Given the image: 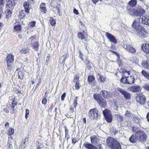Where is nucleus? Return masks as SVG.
<instances>
[{"label":"nucleus","instance_id":"obj_34","mask_svg":"<svg viewBox=\"0 0 149 149\" xmlns=\"http://www.w3.org/2000/svg\"><path fill=\"white\" fill-rule=\"evenodd\" d=\"M14 29L16 31H21L22 29L21 26L20 24L15 25L14 26Z\"/></svg>","mask_w":149,"mask_h":149},{"label":"nucleus","instance_id":"obj_48","mask_svg":"<svg viewBox=\"0 0 149 149\" xmlns=\"http://www.w3.org/2000/svg\"><path fill=\"white\" fill-rule=\"evenodd\" d=\"M114 129L115 128L114 127H112L110 129V134L112 135H113L114 134Z\"/></svg>","mask_w":149,"mask_h":149},{"label":"nucleus","instance_id":"obj_25","mask_svg":"<svg viewBox=\"0 0 149 149\" xmlns=\"http://www.w3.org/2000/svg\"><path fill=\"white\" fill-rule=\"evenodd\" d=\"M125 115L126 117H128L129 118H132L134 117V115H135L132 114L130 111L127 110L126 111Z\"/></svg>","mask_w":149,"mask_h":149},{"label":"nucleus","instance_id":"obj_54","mask_svg":"<svg viewBox=\"0 0 149 149\" xmlns=\"http://www.w3.org/2000/svg\"><path fill=\"white\" fill-rule=\"evenodd\" d=\"M79 84L78 82H76L75 85V87L77 89H79L80 88L79 86Z\"/></svg>","mask_w":149,"mask_h":149},{"label":"nucleus","instance_id":"obj_62","mask_svg":"<svg viewBox=\"0 0 149 149\" xmlns=\"http://www.w3.org/2000/svg\"><path fill=\"white\" fill-rule=\"evenodd\" d=\"M92 1L94 4H96L99 1H100L101 2L102 1V0H92Z\"/></svg>","mask_w":149,"mask_h":149},{"label":"nucleus","instance_id":"obj_7","mask_svg":"<svg viewBox=\"0 0 149 149\" xmlns=\"http://www.w3.org/2000/svg\"><path fill=\"white\" fill-rule=\"evenodd\" d=\"M134 80V78L132 76L126 78L125 75L123 76V75L120 80V81L122 83L130 84L134 83L135 81Z\"/></svg>","mask_w":149,"mask_h":149},{"label":"nucleus","instance_id":"obj_28","mask_svg":"<svg viewBox=\"0 0 149 149\" xmlns=\"http://www.w3.org/2000/svg\"><path fill=\"white\" fill-rule=\"evenodd\" d=\"M67 57L68 56L67 54L64 55L61 58V59H60V61L61 63L62 64L64 65V61Z\"/></svg>","mask_w":149,"mask_h":149},{"label":"nucleus","instance_id":"obj_21","mask_svg":"<svg viewBox=\"0 0 149 149\" xmlns=\"http://www.w3.org/2000/svg\"><path fill=\"white\" fill-rule=\"evenodd\" d=\"M13 102L12 104L11 109H10L11 113H14L16 112V110L15 109V107L17 105V102H15L14 100H13Z\"/></svg>","mask_w":149,"mask_h":149},{"label":"nucleus","instance_id":"obj_43","mask_svg":"<svg viewBox=\"0 0 149 149\" xmlns=\"http://www.w3.org/2000/svg\"><path fill=\"white\" fill-rule=\"evenodd\" d=\"M143 88L149 91V84H146L143 86Z\"/></svg>","mask_w":149,"mask_h":149},{"label":"nucleus","instance_id":"obj_50","mask_svg":"<svg viewBox=\"0 0 149 149\" xmlns=\"http://www.w3.org/2000/svg\"><path fill=\"white\" fill-rule=\"evenodd\" d=\"M35 39V37L33 36H32L29 38L28 40V41L29 42H31Z\"/></svg>","mask_w":149,"mask_h":149},{"label":"nucleus","instance_id":"obj_45","mask_svg":"<svg viewBox=\"0 0 149 149\" xmlns=\"http://www.w3.org/2000/svg\"><path fill=\"white\" fill-rule=\"evenodd\" d=\"M39 44L37 42L35 43L33 46V48L35 49V50H37L38 48V45Z\"/></svg>","mask_w":149,"mask_h":149},{"label":"nucleus","instance_id":"obj_15","mask_svg":"<svg viewBox=\"0 0 149 149\" xmlns=\"http://www.w3.org/2000/svg\"><path fill=\"white\" fill-rule=\"evenodd\" d=\"M83 146L87 149H97V147L88 142H85L83 144Z\"/></svg>","mask_w":149,"mask_h":149},{"label":"nucleus","instance_id":"obj_60","mask_svg":"<svg viewBox=\"0 0 149 149\" xmlns=\"http://www.w3.org/2000/svg\"><path fill=\"white\" fill-rule=\"evenodd\" d=\"M51 58V56L50 55H49L47 56L46 58V64H47V62H48V61H49L50 58Z\"/></svg>","mask_w":149,"mask_h":149},{"label":"nucleus","instance_id":"obj_38","mask_svg":"<svg viewBox=\"0 0 149 149\" xmlns=\"http://www.w3.org/2000/svg\"><path fill=\"white\" fill-rule=\"evenodd\" d=\"M128 50L130 52L132 53H135L136 52V49L131 46H130Z\"/></svg>","mask_w":149,"mask_h":149},{"label":"nucleus","instance_id":"obj_40","mask_svg":"<svg viewBox=\"0 0 149 149\" xmlns=\"http://www.w3.org/2000/svg\"><path fill=\"white\" fill-rule=\"evenodd\" d=\"M36 146L37 148L38 149H40L42 147V146L41 144L37 142L36 143Z\"/></svg>","mask_w":149,"mask_h":149},{"label":"nucleus","instance_id":"obj_55","mask_svg":"<svg viewBox=\"0 0 149 149\" xmlns=\"http://www.w3.org/2000/svg\"><path fill=\"white\" fill-rule=\"evenodd\" d=\"M98 75L100 77V81H101L102 82L104 80V78L103 77H102V76H101L99 74H98Z\"/></svg>","mask_w":149,"mask_h":149},{"label":"nucleus","instance_id":"obj_49","mask_svg":"<svg viewBox=\"0 0 149 149\" xmlns=\"http://www.w3.org/2000/svg\"><path fill=\"white\" fill-rule=\"evenodd\" d=\"M119 58L120 57H118V58L117 57V62L118 64L119 65H122L121 60L120 59H119Z\"/></svg>","mask_w":149,"mask_h":149},{"label":"nucleus","instance_id":"obj_56","mask_svg":"<svg viewBox=\"0 0 149 149\" xmlns=\"http://www.w3.org/2000/svg\"><path fill=\"white\" fill-rule=\"evenodd\" d=\"M110 51L113 53L114 54H116L117 56V57H120L119 55L116 52L112 50H110Z\"/></svg>","mask_w":149,"mask_h":149},{"label":"nucleus","instance_id":"obj_5","mask_svg":"<svg viewBox=\"0 0 149 149\" xmlns=\"http://www.w3.org/2000/svg\"><path fill=\"white\" fill-rule=\"evenodd\" d=\"M88 116L89 118L97 120L100 118V114L97 109L94 108L90 110L88 113Z\"/></svg>","mask_w":149,"mask_h":149},{"label":"nucleus","instance_id":"obj_59","mask_svg":"<svg viewBox=\"0 0 149 149\" xmlns=\"http://www.w3.org/2000/svg\"><path fill=\"white\" fill-rule=\"evenodd\" d=\"M64 128L65 130V137H67V134H68V130L67 129V127L66 126H64Z\"/></svg>","mask_w":149,"mask_h":149},{"label":"nucleus","instance_id":"obj_64","mask_svg":"<svg viewBox=\"0 0 149 149\" xmlns=\"http://www.w3.org/2000/svg\"><path fill=\"white\" fill-rule=\"evenodd\" d=\"M146 118L147 119V120L149 122V112L146 115Z\"/></svg>","mask_w":149,"mask_h":149},{"label":"nucleus","instance_id":"obj_30","mask_svg":"<svg viewBox=\"0 0 149 149\" xmlns=\"http://www.w3.org/2000/svg\"><path fill=\"white\" fill-rule=\"evenodd\" d=\"M26 11L24 10H21L19 12V17L21 18H23L25 16V14Z\"/></svg>","mask_w":149,"mask_h":149},{"label":"nucleus","instance_id":"obj_2","mask_svg":"<svg viewBox=\"0 0 149 149\" xmlns=\"http://www.w3.org/2000/svg\"><path fill=\"white\" fill-rule=\"evenodd\" d=\"M137 3L136 0H131L128 3L127 6V11L131 15L136 17L138 13H136L137 8L136 7Z\"/></svg>","mask_w":149,"mask_h":149},{"label":"nucleus","instance_id":"obj_12","mask_svg":"<svg viewBox=\"0 0 149 149\" xmlns=\"http://www.w3.org/2000/svg\"><path fill=\"white\" fill-rule=\"evenodd\" d=\"M128 89L130 91L133 92H136L140 91L141 90V88L139 86L137 85L130 87Z\"/></svg>","mask_w":149,"mask_h":149},{"label":"nucleus","instance_id":"obj_18","mask_svg":"<svg viewBox=\"0 0 149 149\" xmlns=\"http://www.w3.org/2000/svg\"><path fill=\"white\" fill-rule=\"evenodd\" d=\"M133 132H134V131H133ZM134 132L135 134H133L129 139L130 141L132 143H135L138 141L137 136L136 135V131H134Z\"/></svg>","mask_w":149,"mask_h":149},{"label":"nucleus","instance_id":"obj_4","mask_svg":"<svg viewBox=\"0 0 149 149\" xmlns=\"http://www.w3.org/2000/svg\"><path fill=\"white\" fill-rule=\"evenodd\" d=\"M136 135L137 136L138 141H140L143 143L147 139V134L145 132L142 130L136 131Z\"/></svg>","mask_w":149,"mask_h":149},{"label":"nucleus","instance_id":"obj_9","mask_svg":"<svg viewBox=\"0 0 149 149\" xmlns=\"http://www.w3.org/2000/svg\"><path fill=\"white\" fill-rule=\"evenodd\" d=\"M117 90L123 95L125 99L128 100L130 98L131 95L130 93L120 88H118Z\"/></svg>","mask_w":149,"mask_h":149},{"label":"nucleus","instance_id":"obj_35","mask_svg":"<svg viewBox=\"0 0 149 149\" xmlns=\"http://www.w3.org/2000/svg\"><path fill=\"white\" fill-rule=\"evenodd\" d=\"M49 22L50 24L52 26H54L56 24L55 20L52 17L50 18Z\"/></svg>","mask_w":149,"mask_h":149},{"label":"nucleus","instance_id":"obj_1","mask_svg":"<svg viewBox=\"0 0 149 149\" xmlns=\"http://www.w3.org/2000/svg\"><path fill=\"white\" fill-rule=\"evenodd\" d=\"M132 26L138 37L143 38L147 37L146 30L144 27L139 24L137 20H134L132 24Z\"/></svg>","mask_w":149,"mask_h":149},{"label":"nucleus","instance_id":"obj_11","mask_svg":"<svg viewBox=\"0 0 149 149\" xmlns=\"http://www.w3.org/2000/svg\"><path fill=\"white\" fill-rule=\"evenodd\" d=\"M105 36L111 42H113L114 44H116L117 42L116 39L112 34L108 32H106L105 33Z\"/></svg>","mask_w":149,"mask_h":149},{"label":"nucleus","instance_id":"obj_19","mask_svg":"<svg viewBox=\"0 0 149 149\" xmlns=\"http://www.w3.org/2000/svg\"><path fill=\"white\" fill-rule=\"evenodd\" d=\"M91 143L94 145H97L98 139L95 136H92L90 137Z\"/></svg>","mask_w":149,"mask_h":149},{"label":"nucleus","instance_id":"obj_31","mask_svg":"<svg viewBox=\"0 0 149 149\" xmlns=\"http://www.w3.org/2000/svg\"><path fill=\"white\" fill-rule=\"evenodd\" d=\"M78 38L81 40H84L85 39L84 34L82 33H79L77 35Z\"/></svg>","mask_w":149,"mask_h":149},{"label":"nucleus","instance_id":"obj_61","mask_svg":"<svg viewBox=\"0 0 149 149\" xmlns=\"http://www.w3.org/2000/svg\"><path fill=\"white\" fill-rule=\"evenodd\" d=\"M77 140L75 138H73L72 139V142L73 144H74V143H76L77 142Z\"/></svg>","mask_w":149,"mask_h":149},{"label":"nucleus","instance_id":"obj_6","mask_svg":"<svg viewBox=\"0 0 149 149\" xmlns=\"http://www.w3.org/2000/svg\"><path fill=\"white\" fill-rule=\"evenodd\" d=\"M103 113L105 120L108 123L112 122L113 117L110 111L107 109H106L103 111Z\"/></svg>","mask_w":149,"mask_h":149},{"label":"nucleus","instance_id":"obj_20","mask_svg":"<svg viewBox=\"0 0 149 149\" xmlns=\"http://www.w3.org/2000/svg\"><path fill=\"white\" fill-rule=\"evenodd\" d=\"M6 6L9 8L14 7L15 5L14 4L13 1L12 0H6Z\"/></svg>","mask_w":149,"mask_h":149},{"label":"nucleus","instance_id":"obj_32","mask_svg":"<svg viewBox=\"0 0 149 149\" xmlns=\"http://www.w3.org/2000/svg\"><path fill=\"white\" fill-rule=\"evenodd\" d=\"M131 61L135 64H138L139 60L136 56L133 57L131 58Z\"/></svg>","mask_w":149,"mask_h":149},{"label":"nucleus","instance_id":"obj_10","mask_svg":"<svg viewBox=\"0 0 149 149\" xmlns=\"http://www.w3.org/2000/svg\"><path fill=\"white\" fill-rule=\"evenodd\" d=\"M101 93L104 99L109 100L112 98V95L109 91L102 90L101 91Z\"/></svg>","mask_w":149,"mask_h":149},{"label":"nucleus","instance_id":"obj_33","mask_svg":"<svg viewBox=\"0 0 149 149\" xmlns=\"http://www.w3.org/2000/svg\"><path fill=\"white\" fill-rule=\"evenodd\" d=\"M14 132V130L13 129L9 128L8 130V134L10 136L13 134Z\"/></svg>","mask_w":149,"mask_h":149},{"label":"nucleus","instance_id":"obj_57","mask_svg":"<svg viewBox=\"0 0 149 149\" xmlns=\"http://www.w3.org/2000/svg\"><path fill=\"white\" fill-rule=\"evenodd\" d=\"M29 140L28 138H26L24 140H22V142L26 143V142H27Z\"/></svg>","mask_w":149,"mask_h":149},{"label":"nucleus","instance_id":"obj_52","mask_svg":"<svg viewBox=\"0 0 149 149\" xmlns=\"http://www.w3.org/2000/svg\"><path fill=\"white\" fill-rule=\"evenodd\" d=\"M66 96V93H64L61 96V100L62 101H63L64 100L65 97Z\"/></svg>","mask_w":149,"mask_h":149},{"label":"nucleus","instance_id":"obj_27","mask_svg":"<svg viewBox=\"0 0 149 149\" xmlns=\"http://www.w3.org/2000/svg\"><path fill=\"white\" fill-rule=\"evenodd\" d=\"M104 100V99L103 98L102 100L100 101V102H98L100 105L101 107H104L106 105L107 103V102Z\"/></svg>","mask_w":149,"mask_h":149},{"label":"nucleus","instance_id":"obj_58","mask_svg":"<svg viewBox=\"0 0 149 149\" xmlns=\"http://www.w3.org/2000/svg\"><path fill=\"white\" fill-rule=\"evenodd\" d=\"M130 46L129 45H125L124 46V47L127 49L129 50V49L130 48Z\"/></svg>","mask_w":149,"mask_h":149},{"label":"nucleus","instance_id":"obj_44","mask_svg":"<svg viewBox=\"0 0 149 149\" xmlns=\"http://www.w3.org/2000/svg\"><path fill=\"white\" fill-rule=\"evenodd\" d=\"M36 22L35 21H32L29 22V25L30 26L33 27L36 24Z\"/></svg>","mask_w":149,"mask_h":149},{"label":"nucleus","instance_id":"obj_47","mask_svg":"<svg viewBox=\"0 0 149 149\" xmlns=\"http://www.w3.org/2000/svg\"><path fill=\"white\" fill-rule=\"evenodd\" d=\"M149 60H147L145 62H143L141 63L142 65H149Z\"/></svg>","mask_w":149,"mask_h":149},{"label":"nucleus","instance_id":"obj_63","mask_svg":"<svg viewBox=\"0 0 149 149\" xmlns=\"http://www.w3.org/2000/svg\"><path fill=\"white\" fill-rule=\"evenodd\" d=\"M8 147L7 149H13L12 145H8Z\"/></svg>","mask_w":149,"mask_h":149},{"label":"nucleus","instance_id":"obj_22","mask_svg":"<svg viewBox=\"0 0 149 149\" xmlns=\"http://www.w3.org/2000/svg\"><path fill=\"white\" fill-rule=\"evenodd\" d=\"M137 10L136 13H138V15H137V16H141L142 14H144L146 12L145 10L143 8H141V7L137 8Z\"/></svg>","mask_w":149,"mask_h":149},{"label":"nucleus","instance_id":"obj_53","mask_svg":"<svg viewBox=\"0 0 149 149\" xmlns=\"http://www.w3.org/2000/svg\"><path fill=\"white\" fill-rule=\"evenodd\" d=\"M73 13L76 15H78L79 13L78 10L75 8L73 9Z\"/></svg>","mask_w":149,"mask_h":149},{"label":"nucleus","instance_id":"obj_23","mask_svg":"<svg viewBox=\"0 0 149 149\" xmlns=\"http://www.w3.org/2000/svg\"><path fill=\"white\" fill-rule=\"evenodd\" d=\"M29 5L30 4L28 2H25L24 4V7L25 9V11L27 13H29Z\"/></svg>","mask_w":149,"mask_h":149},{"label":"nucleus","instance_id":"obj_16","mask_svg":"<svg viewBox=\"0 0 149 149\" xmlns=\"http://www.w3.org/2000/svg\"><path fill=\"white\" fill-rule=\"evenodd\" d=\"M93 97L94 99L97 101L98 103L100 102V101L103 99L102 96V95L99 93L94 94L93 95Z\"/></svg>","mask_w":149,"mask_h":149},{"label":"nucleus","instance_id":"obj_3","mask_svg":"<svg viewBox=\"0 0 149 149\" xmlns=\"http://www.w3.org/2000/svg\"><path fill=\"white\" fill-rule=\"evenodd\" d=\"M106 143L111 149H121V146L116 139L111 137H108L106 140Z\"/></svg>","mask_w":149,"mask_h":149},{"label":"nucleus","instance_id":"obj_17","mask_svg":"<svg viewBox=\"0 0 149 149\" xmlns=\"http://www.w3.org/2000/svg\"><path fill=\"white\" fill-rule=\"evenodd\" d=\"M141 48L143 51L146 54L149 53V44L148 43L143 44Z\"/></svg>","mask_w":149,"mask_h":149},{"label":"nucleus","instance_id":"obj_46","mask_svg":"<svg viewBox=\"0 0 149 149\" xmlns=\"http://www.w3.org/2000/svg\"><path fill=\"white\" fill-rule=\"evenodd\" d=\"M12 12L10 10H6V15L9 17V16L10 15V16H11V14H12Z\"/></svg>","mask_w":149,"mask_h":149},{"label":"nucleus","instance_id":"obj_26","mask_svg":"<svg viewBox=\"0 0 149 149\" xmlns=\"http://www.w3.org/2000/svg\"><path fill=\"white\" fill-rule=\"evenodd\" d=\"M141 73L149 81V72L143 70L141 71Z\"/></svg>","mask_w":149,"mask_h":149},{"label":"nucleus","instance_id":"obj_24","mask_svg":"<svg viewBox=\"0 0 149 149\" xmlns=\"http://www.w3.org/2000/svg\"><path fill=\"white\" fill-rule=\"evenodd\" d=\"M133 119L134 123L138 124L139 125H140L141 124V119L140 118L137 117L135 115Z\"/></svg>","mask_w":149,"mask_h":149},{"label":"nucleus","instance_id":"obj_29","mask_svg":"<svg viewBox=\"0 0 149 149\" xmlns=\"http://www.w3.org/2000/svg\"><path fill=\"white\" fill-rule=\"evenodd\" d=\"M95 79V77L93 75H90L88 77V81L89 83L93 82Z\"/></svg>","mask_w":149,"mask_h":149},{"label":"nucleus","instance_id":"obj_36","mask_svg":"<svg viewBox=\"0 0 149 149\" xmlns=\"http://www.w3.org/2000/svg\"><path fill=\"white\" fill-rule=\"evenodd\" d=\"M29 51V48H24L20 50V52L22 53L26 54Z\"/></svg>","mask_w":149,"mask_h":149},{"label":"nucleus","instance_id":"obj_37","mask_svg":"<svg viewBox=\"0 0 149 149\" xmlns=\"http://www.w3.org/2000/svg\"><path fill=\"white\" fill-rule=\"evenodd\" d=\"M26 146V143L21 141V146L19 147V149H24Z\"/></svg>","mask_w":149,"mask_h":149},{"label":"nucleus","instance_id":"obj_42","mask_svg":"<svg viewBox=\"0 0 149 149\" xmlns=\"http://www.w3.org/2000/svg\"><path fill=\"white\" fill-rule=\"evenodd\" d=\"M117 118L119 119V120L120 121H123L124 120V118L121 115H118Z\"/></svg>","mask_w":149,"mask_h":149},{"label":"nucleus","instance_id":"obj_13","mask_svg":"<svg viewBox=\"0 0 149 149\" xmlns=\"http://www.w3.org/2000/svg\"><path fill=\"white\" fill-rule=\"evenodd\" d=\"M14 56L13 54H8L7 56L6 61L8 65L10 63H12L14 61Z\"/></svg>","mask_w":149,"mask_h":149},{"label":"nucleus","instance_id":"obj_39","mask_svg":"<svg viewBox=\"0 0 149 149\" xmlns=\"http://www.w3.org/2000/svg\"><path fill=\"white\" fill-rule=\"evenodd\" d=\"M13 137H12L9 138L8 142V145H12L13 141Z\"/></svg>","mask_w":149,"mask_h":149},{"label":"nucleus","instance_id":"obj_14","mask_svg":"<svg viewBox=\"0 0 149 149\" xmlns=\"http://www.w3.org/2000/svg\"><path fill=\"white\" fill-rule=\"evenodd\" d=\"M141 23L148 26H149V16H145L144 17L143 16L141 18Z\"/></svg>","mask_w":149,"mask_h":149},{"label":"nucleus","instance_id":"obj_8","mask_svg":"<svg viewBox=\"0 0 149 149\" xmlns=\"http://www.w3.org/2000/svg\"><path fill=\"white\" fill-rule=\"evenodd\" d=\"M137 102L140 105H144L146 102V98L142 93H140L136 97Z\"/></svg>","mask_w":149,"mask_h":149},{"label":"nucleus","instance_id":"obj_51","mask_svg":"<svg viewBox=\"0 0 149 149\" xmlns=\"http://www.w3.org/2000/svg\"><path fill=\"white\" fill-rule=\"evenodd\" d=\"M47 99L46 98H43L42 100V104L45 105L46 104Z\"/></svg>","mask_w":149,"mask_h":149},{"label":"nucleus","instance_id":"obj_41","mask_svg":"<svg viewBox=\"0 0 149 149\" xmlns=\"http://www.w3.org/2000/svg\"><path fill=\"white\" fill-rule=\"evenodd\" d=\"M18 77L19 78L22 79L24 76L22 72H18Z\"/></svg>","mask_w":149,"mask_h":149}]
</instances>
